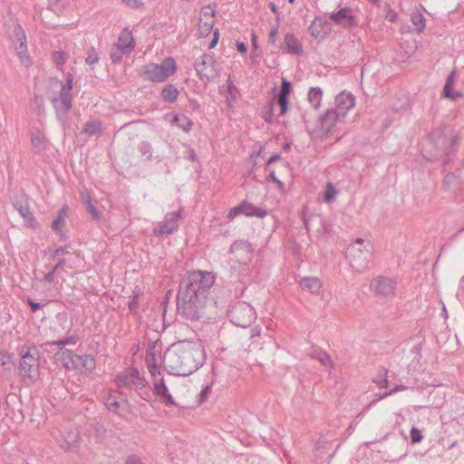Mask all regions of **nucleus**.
Segmentation results:
<instances>
[{
    "label": "nucleus",
    "mask_w": 464,
    "mask_h": 464,
    "mask_svg": "<svg viewBox=\"0 0 464 464\" xmlns=\"http://www.w3.org/2000/svg\"><path fill=\"white\" fill-rule=\"evenodd\" d=\"M85 204H86V209L87 211L92 215L93 219H99L100 218V213L96 209V208L92 205L91 198L87 196L85 198Z\"/></svg>",
    "instance_id": "obj_42"
},
{
    "label": "nucleus",
    "mask_w": 464,
    "mask_h": 464,
    "mask_svg": "<svg viewBox=\"0 0 464 464\" xmlns=\"http://www.w3.org/2000/svg\"><path fill=\"white\" fill-rule=\"evenodd\" d=\"M71 362L69 364L70 370H77L81 371L82 369H86L92 371L95 367V360L94 357L91 354H87L84 356H81L72 353L71 356Z\"/></svg>",
    "instance_id": "obj_16"
},
{
    "label": "nucleus",
    "mask_w": 464,
    "mask_h": 464,
    "mask_svg": "<svg viewBox=\"0 0 464 464\" xmlns=\"http://www.w3.org/2000/svg\"><path fill=\"white\" fill-rule=\"evenodd\" d=\"M337 191L332 184H328L324 190V201L331 202L336 196Z\"/></svg>",
    "instance_id": "obj_43"
},
{
    "label": "nucleus",
    "mask_w": 464,
    "mask_h": 464,
    "mask_svg": "<svg viewBox=\"0 0 464 464\" xmlns=\"http://www.w3.org/2000/svg\"><path fill=\"white\" fill-rule=\"evenodd\" d=\"M343 121V113H338L336 110L329 109L320 117L319 124L313 132L316 137L334 133Z\"/></svg>",
    "instance_id": "obj_10"
},
{
    "label": "nucleus",
    "mask_w": 464,
    "mask_h": 464,
    "mask_svg": "<svg viewBox=\"0 0 464 464\" xmlns=\"http://www.w3.org/2000/svg\"><path fill=\"white\" fill-rule=\"evenodd\" d=\"M269 179L275 182L280 189L285 186L284 183L276 177L275 171L269 173Z\"/></svg>",
    "instance_id": "obj_57"
},
{
    "label": "nucleus",
    "mask_w": 464,
    "mask_h": 464,
    "mask_svg": "<svg viewBox=\"0 0 464 464\" xmlns=\"http://www.w3.org/2000/svg\"><path fill=\"white\" fill-rule=\"evenodd\" d=\"M329 18L335 24L341 25L344 28H351L357 24L353 11L349 6H343L336 12L329 14Z\"/></svg>",
    "instance_id": "obj_15"
},
{
    "label": "nucleus",
    "mask_w": 464,
    "mask_h": 464,
    "mask_svg": "<svg viewBox=\"0 0 464 464\" xmlns=\"http://www.w3.org/2000/svg\"><path fill=\"white\" fill-rule=\"evenodd\" d=\"M104 404L108 411L119 414L120 402L113 394L110 393L104 398Z\"/></svg>",
    "instance_id": "obj_35"
},
{
    "label": "nucleus",
    "mask_w": 464,
    "mask_h": 464,
    "mask_svg": "<svg viewBox=\"0 0 464 464\" xmlns=\"http://www.w3.org/2000/svg\"><path fill=\"white\" fill-rule=\"evenodd\" d=\"M15 34L17 38L14 41V44L16 54L22 63H26L29 60V56L27 55L26 39L20 26L15 29Z\"/></svg>",
    "instance_id": "obj_19"
},
{
    "label": "nucleus",
    "mask_w": 464,
    "mask_h": 464,
    "mask_svg": "<svg viewBox=\"0 0 464 464\" xmlns=\"http://www.w3.org/2000/svg\"><path fill=\"white\" fill-rule=\"evenodd\" d=\"M125 5L132 8L140 7L143 3L141 0H121Z\"/></svg>",
    "instance_id": "obj_53"
},
{
    "label": "nucleus",
    "mask_w": 464,
    "mask_h": 464,
    "mask_svg": "<svg viewBox=\"0 0 464 464\" xmlns=\"http://www.w3.org/2000/svg\"><path fill=\"white\" fill-rule=\"evenodd\" d=\"M322 97L323 91L320 87H312L308 92V101L314 109L320 107Z\"/></svg>",
    "instance_id": "obj_29"
},
{
    "label": "nucleus",
    "mask_w": 464,
    "mask_h": 464,
    "mask_svg": "<svg viewBox=\"0 0 464 464\" xmlns=\"http://www.w3.org/2000/svg\"><path fill=\"white\" fill-rule=\"evenodd\" d=\"M102 130L100 121H90L85 124L84 132L88 135H94Z\"/></svg>",
    "instance_id": "obj_38"
},
{
    "label": "nucleus",
    "mask_w": 464,
    "mask_h": 464,
    "mask_svg": "<svg viewBox=\"0 0 464 464\" xmlns=\"http://www.w3.org/2000/svg\"><path fill=\"white\" fill-rule=\"evenodd\" d=\"M146 362H147V366H148L149 369H150V365L151 367H157L156 366V362H155V354L148 353L147 355H146Z\"/></svg>",
    "instance_id": "obj_56"
},
{
    "label": "nucleus",
    "mask_w": 464,
    "mask_h": 464,
    "mask_svg": "<svg viewBox=\"0 0 464 464\" xmlns=\"http://www.w3.org/2000/svg\"><path fill=\"white\" fill-rule=\"evenodd\" d=\"M180 217V210L167 213L164 220L159 222L154 227L155 235L159 237H168L179 228V218Z\"/></svg>",
    "instance_id": "obj_14"
},
{
    "label": "nucleus",
    "mask_w": 464,
    "mask_h": 464,
    "mask_svg": "<svg viewBox=\"0 0 464 464\" xmlns=\"http://www.w3.org/2000/svg\"><path fill=\"white\" fill-rule=\"evenodd\" d=\"M241 214H243V209H242V205H241V203H240L238 206H237V207H235V208H232L229 210V212H228V214H227V218L229 220H232V219H234L236 217H237L238 215H241Z\"/></svg>",
    "instance_id": "obj_51"
},
{
    "label": "nucleus",
    "mask_w": 464,
    "mask_h": 464,
    "mask_svg": "<svg viewBox=\"0 0 464 464\" xmlns=\"http://www.w3.org/2000/svg\"><path fill=\"white\" fill-rule=\"evenodd\" d=\"M116 382L120 388H135L140 391V396L149 401L150 394L148 392H142V389L145 388V379L140 375L137 369H128L122 372H120L116 376Z\"/></svg>",
    "instance_id": "obj_9"
},
{
    "label": "nucleus",
    "mask_w": 464,
    "mask_h": 464,
    "mask_svg": "<svg viewBox=\"0 0 464 464\" xmlns=\"http://www.w3.org/2000/svg\"><path fill=\"white\" fill-rule=\"evenodd\" d=\"M276 102L281 110L280 114H285L288 109V97L277 95Z\"/></svg>",
    "instance_id": "obj_45"
},
{
    "label": "nucleus",
    "mask_w": 464,
    "mask_h": 464,
    "mask_svg": "<svg viewBox=\"0 0 464 464\" xmlns=\"http://www.w3.org/2000/svg\"><path fill=\"white\" fill-rule=\"evenodd\" d=\"M150 372L153 378L154 393L160 398V401L167 406L175 405V401L169 392L164 379L161 377L158 367L150 365Z\"/></svg>",
    "instance_id": "obj_13"
},
{
    "label": "nucleus",
    "mask_w": 464,
    "mask_h": 464,
    "mask_svg": "<svg viewBox=\"0 0 464 464\" xmlns=\"http://www.w3.org/2000/svg\"><path fill=\"white\" fill-rule=\"evenodd\" d=\"M308 232L314 231L317 236L322 237L326 234L328 227L324 219L320 216H314L304 221Z\"/></svg>",
    "instance_id": "obj_18"
},
{
    "label": "nucleus",
    "mask_w": 464,
    "mask_h": 464,
    "mask_svg": "<svg viewBox=\"0 0 464 464\" xmlns=\"http://www.w3.org/2000/svg\"><path fill=\"white\" fill-rule=\"evenodd\" d=\"M397 279L387 276H377L370 283V290L378 297L391 299L397 288Z\"/></svg>",
    "instance_id": "obj_11"
},
{
    "label": "nucleus",
    "mask_w": 464,
    "mask_h": 464,
    "mask_svg": "<svg viewBox=\"0 0 464 464\" xmlns=\"http://www.w3.org/2000/svg\"><path fill=\"white\" fill-rule=\"evenodd\" d=\"M62 263H57L56 266L53 268L52 271H50L49 273H47L45 276H44V280L48 283H52L53 282V279H54V273L57 271L58 267L60 266Z\"/></svg>",
    "instance_id": "obj_52"
},
{
    "label": "nucleus",
    "mask_w": 464,
    "mask_h": 464,
    "mask_svg": "<svg viewBox=\"0 0 464 464\" xmlns=\"http://www.w3.org/2000/svg\"><path fill=\"white\" fill-rule=\"evenodd\" d=\"M215 283L211 272H190L181 282L177 295V311L183 318L198 321L204 317L210 289Z\"/></svg>",
    "instance_id": "obj_1"
},
{
    "label": "nucleus",
    "mask_w": 464,
    "mask_h": 464,
    "mask_svg": "<svg viewBox=\"0 0 464 464\" xmlns=\"http://www.w3.org/2000/svg\"><path fill=\"white\" fill-rule=\"evenodd\" d=\"M300 286L311 294H319L322 288V283L317 277L305 276L300 280Z\"/></svg>",
    "instance_id": "obj_24"
},
{
    "label": "nucleus",
    "mask_w": 464,
    "mask_h": 464,
    "mask_svg": "<svg viewBox=\"0 0 464 464\" xmlns=\"http://www.w3.org/2000/svg\"><path fill=\"white\" fill-rule=\"evenodd\" d=\"M411 21L418 33L422 32L425 28V18L420 13L413 12L411 15Z\"/></svg>",
    "instance_id": "obj_34"
},
{
    "label": "nucleus",
    "mask_w": 464,
    "mask_h": 464,
    "mask_svg": "<svg viewBox=\"0 0 464 464\" xmlns=\"http://www.w3.org/2000/svg\"><path fill=\"white\" fill-rule=\"evenodd\" d=\"M150 144L147 141H142L140 145V150L145 155L150 150Z\"/></svg>",
    "instance_id": "obj_61"
},
{
    "label": "nucleus",
    "mask_w": 464,
    "mask_h": 464,
    "mask_svg": "<svg viewBox=\"0 0 464 464\" xmlns=\"http://www.w3.org/2000/svg\"><path fill=\"white\" fill-rule=\"evenodd\" d=\"M177 71L176 62L168 57L160 64L150 63L143 66L142 76L153 82H163Z\"/></svg>",
    "instance_id": "obj_5"
},
{
    "label": "nucleus",
    "mask_w": 464,
    "mask_h": 464,
    "mask_svg": "<svg viewBox=\"0 0 464 464\" xmlns=\"http://www.w3.org/2000/svg\"><path fill=\"white\" fill-rule=\"evenodd\" d=\"M232 253H246L249 254L253 251L251 245L246 240H237L230 247Z\"/></svg>",
    "instance_id": "obj_31"
},
{
    "label": "nucleus",
    "mask_w": 464,
    "mask_h": 464,
    "mask_svg": "<svg viewBox=\"0 0 464 464\" xmlns=\"http://www.w3.org/2000/svg\"><path fill=\"white\" fill-rule=\"evenodd\" d=\"M113 45L124 50L125 52L130 53L134 48V38L131 31L128 28H124Z\"/></svg>",
    "instance_id": "obj_21"
},
{
    "label": "nucleus",
    "mask_w": 464,
    "mask_h": 464,
    "mask_svg": "<svg viewBox=\"0 0 464 464\" xmlns=\"http://www.w3.org/2000/svg\"><path fill=\"white\" fill-rule=\"evenodd\" d=\"M19 375L26 385L34 384L41 375L40 352L36 346H23L20 352Z\"/></svg>",
    "instance_id": "obj_3"
},
{
    "label": "nucleus",
    "mask_w": 464,
    "mask_h": 464,
    "mask_svg": "<svg viewBox=\"0 0 464 464\" xmlns=\"http://www.w3.org/2000/svg\"><path fill=\"white\" fill-rule=\"evenodd\" d=\"M56 442L65 451H75L80 447V434L76 427L66 423L53 432Z\"/></svg>",
    "instance_id": "obj_7"
},
{
    "label": "nucleus",
    "mask_w": 464,
    "mask_h": 464,
    "mask_svg": "<svg viewBox=\"0 0 464 464\" xmlns=\"http://www.w3.org/2000/svg\"><path fill=\"white\" fill-rule=\"evenodd\" d=\"M372 382L380 388L383 389L388 387V370L382 368L379 374L372 379Z\"/></svg>",
    "instance_id": "obj_33"
},
{
    "label": "nucleus",
    "mask_w": 464,
    "mask_h": 464,
    "mask_svg": "<svg viewBox=\"0 0 464 464\" xmlns=\"http://www.w3.org/2000/svg\"><path fill=\"white\" fill-rule=\"evenodd\" d=\"M78 340H79V338L77 335H72V336L66 337L64 339H61V340L53 342L50 344L59 345L61 347H63L64 345H67V344H75L78 342Z\"/></svg>",
    "instance_id": "obj_40"
},
{
    "label": "nucleus",
    "mask_w": 464,
    "mask_h": 464,
    "mask_svg": "<svg viewBox=\"0 0 464 464\" xmlns=\"http://www.w3.org/2000/svg\"><path fill=\"white\" fill-rule=\"evenodd\" d=\"M72 74L69 73L66 78V83L62 84L59 96L52 99L57 118L62 122L65 121L67 113L72 108V97L71 91L72 89Z\"/></svg>",
    "instance_id": "obj_6"
},
{
    "label": "nucleus",
    "mask_w": 464,
    "mask_h": 464,
    "mask_svg": "<svg viewBox=\"0 0 464 464\" xmlns=\"http://www.w3.org/2000/svg\"><path fill=\"white\" fill-rule=\"evenodd\" d=\"M327 30L328 23L321 16H316L308 28L309 34L315 39L324 38Z\"/></svg>",
    "instance_id": "obj_20"
},
{
    "label": "nucleus",
    "mask_w": 464,
    "mask_h": 464,
    "mask_svg": "<svg viewBox=\"0 0 464 464\" xmlns=\"http://www.w3.org/2000/svg\"><path fill=\"white\" fill-rule=\"evenodd\" d=\"M363 242L364 240L362 238H357L353 244L350 245L346 248L345 257L347 259H367V256L361 249V246L363 244Z\"/></svg>",
    "instance_id": "obj_22"
},
{
    "label": "nucleus",
    "mask_w": 464,
    "mask_h": 464,
    "mask_svg": "<svg viewBox=\"0 0 464 464\" xmlns=\"http://www.w3.org/2000/svg\"><path fill=\"white\" fill-rule=\"evenodd\" d=\"M99 61V56H98V53H96V51L92 48V50H90V52L88 53V56L86 57L85 59V62L87 64L89 65H93L95 64L96 63H98Z\"/></svg>",
    "instance_id": "obj_50"
},
{
    "label": "nucleus",
    "mask_w": 464,
    "mask_h": 464,
    "mask_svg": "<svg viewBox=\"0 0 464 464\" xmlns=\"http://www.w3.org/2000/svg\"><path fill=\"white\" fill-rule=\"evenodd\" d=\"M388 396H390L389 392H382V393H377V394H375V398H374V399L370 402V404H369L367 407H365V408L362 410V411L359 414V416H358V417L362 416V415H363V414H364V413L369 410V408H370L372 404L376 403L377 401H381V400L385 399V398H386V397H388Z\"/></svg>",
    "instance_id": "obj_44"
},
{
    "label": "nucleus",
    "mask_w": 464,
    "mask_h": 464,
    "mask_svg": "<svg viewBox=\"0 0 464 464\" xmlns=\"http://www.w3.org/2000/svg\"><path fill=\"white\" fill-rule=\"evenodd\" d=\"M138 298L137 296H134L129 303V308L130 311H134L138 308Z\"/></svg>",
    "instance_id": "obj_62"
},
{
    "label": "nucleus",
    "mask_w": 464,
    "mask_h": 464,
    "mask_svg": "<svg viewBox=\"0 0 464 464\" xmlns=\"http://www.w3.org/2000/svg\"><path fill=\"white\" fill-rule=\"evenodd\" d=\"M217 62L209 53H204L194 63V68L201 79L208 81L215 79L218 75Z\"/></svg>",
    "instance_id": "obj_12"
},
{
    "label": "nucleus",
    "mask_w": 464,
    "mask_h": 464,
    "mask_svg": "<svg viewBox=\"0 0 464 464\" xmlns=\"http://www.w3.org/2000/svg\"><path fill=\"white\" fill-rule=\"evenodd\" d=\"M64 209H62L60 215L52 222V228L55 231L59 230L60 222L63 219V214L64 213Z\"/></svg>",
    "instance_id": "obj_54"
},
{
    "label": "nucleus",
    "mask_w": 464,
    "mask_h": 464,
    "mask_svg": "<svg viewBox=\"0 0 464 464\" xmlns=\"http://www.w3.org/2000/svg\"><path fill=\"white\" fill-rule=\"evenodd\" d=\"M422 438L423 437L421 435V431L420 430H418L417 428L412 427L411 430V443H413V444L419 443L421 441Z\"/></svg>",
    "instance_id": "obj_48"
},
{
    "label": "nucleus",
    "mask_w": 464,
    "mask_h": 464,
    "mask_svg": "<svg viewBox=\"0 0 464 464\" xmlns=\"http://www.w3.org/2000/svg\"><path fill=\"white\" fill-rule=\"evenodd\" d=\"M210 391H211V387L208 386V385L205 386L202 389V391L200 392V394H199L201 401H205L208 398V393L210 392Z\"/></svg>",
    "instance_id": "obj_59"
},
{
    "label": "nucleus",
    "mask_w": 464,
    "mask_h": 464,
    "mask_svg": "<svg viewBox=\"0 0 464 464\" xmlns=\"http://www.w3.org/2000/svg\"><path fill=\"white\" fill-rule=\"evenodd\" d=\"M456 81V72L452 71L446 79V82L443 88V95L444 97L450 99L452 101H456L460 98L462 94L459 92L453 91L452 87Z\"/></svg>",
    "instance_id": "obj_23"
},
{
    "label": "nucleus",
    "mask_w": 464,
    "mask_h": 464,
    "mask_svg": "<svg viewBox=\"0 0 464 464\" xmlns=\"http://www.w3.org/2000/svg\"><path fill=\"white\" fill-rule=\"evenodd\" d=\"M67 54L64 52H55L53 53V62L56 65H63L67 61Z\"/></svg>",
    "instance_id": "obj_46"
},
{
    "label": "nucleus",
    "mask_w": 464,
    "mask_h": 464,
    "mask_svg": "<svg viewBox=\"0 0 464 464\" xmlns=\"http://www.w3.org/2000/svg\"><path fill=\"white\" fill-rule=\"evenodd\" d=\"M237 50L241 53H245L246 52V45L243 42H237Z\"/></svg>",
    "instance_id": "obj_64"
},
{
    "label": "nucleus",
    "mask_w": 464,
    "mask_h": 464,
    "mask_svg": "<svg viewBox=\"0 0 464 464\" xmlns=\"http://www.w3.org/2000/svg\"><path fill=\"white\" fill-rule=\"evenodd\" d=\"M27 304L30 305L31 307V311L33 313H35L37 310H39L40 308H42L44 305L40 303H35L34 302L33 300L31 299H28L27 300Z\"/></svg>",
    "instance_id": "obj_58"
},
{
    "label": "nucleus",
    "mask_w": 464,
    "mask_h": 464,
    "mask_svg": "<svg viewBox=\"0 0 464 464\" xmlns=\"http://www.w3.org/2000/svg\"><path fill=\"white\" fill-rule=\"evenodd\" d=\"M179 92L173 84H166L160 93L161 99L165 102L172 103L177 101Z\"/></svg>",
    "instance_id": "obj_27"
},
{
    "label": "nucleus",
    "mask_w": 464,
    "mask_h": 464,
    "mask_svg": "<svg viewBox=\"0 0 464 464\" xmlns=\"http://www.w3.org/2000/svg\"><path fill=\"white\" fill-rule=\"evenodd\" d=\"M31 141L34 148L37 150L41 151L44 150V138L41 133L33 134Z\"/></svg>",
    "instance_id": "obj_39"
},
{
    "label": "nucleus",
    "mask_w": 464,
    "mask_h": 464,
    "mask_svg": "<svg viewBox=\"0 0 464 464\" xmlns=\"http://www.w3.org/2000/svg\"><path fill=\"white\" fill-rule=\"evenodd\" d=\"M218 41V30H216V31L214 32V37H213V39L211 40V42L209 43V46H208V47H209V49L214 48V47L217 45Z\"/></svg>",
    "instance_id": "obj_63"
},
{
    "label": "nucleus",
    "mask_w": 464,
    "mask_h": 464,
    "mask_svg": "<svg viewBox=\"0 0 464 464\" xmlns=\"http://www.w3.org/2000/svg\"><path fill=\"white\" fill-rule=\"evenodd\" d=\"M34 105L35 106V109L38 110V112L40 113L41 109L44 105V98L39 95H35L34 99Z\"/></svg>",
    "instance_id": "obj_55"
},
{
    "label": "nucleus",
    "mask_w": 464,
    "mask_h": 464,
    "mask_svg": "<svg viewBox=\"0 0 464 464\" xmlns=\"http://www.w3.org/2000/svg\"><path fill=\"white\" fill-rule=\"evenodd\" d=\"M227 96H226V102L229 107L233 106L234 102H236L238 94V90L237 86L230 82V77L228 78V83L227 88Z\"/></svg>",
    "instance_id": "obj_32"
},
{
    "label": "nucleus",
    "mask_w": 464,
    "mask_h": 464,
    "mask_svg": "<svg viewBox=\"0 0 464 464\" xmlns=\"http://www.w3.org/2000/svg\"><path fill=\"white\" fill-rule=\"evenodd\" d=\"M11 364V355L5 351L0 349V367L9 369Z\"/></svg>",
    "instance_id": "obj_41"
},
{
    "label": "nucleus",
    "mask_w": 464,
    "mask_h": 464,
    "mask_svg": "<svg viewBox=\"0 0 464 464\" xmlns=\"http://www.w3.org/2000/svg\"><path fill=\"white\" fill-rule=\"evenodd\" d=\"M243 215L246 217H256L259 218H263L267 216V211L265 208H257L253 204L244 200L241 202Z\"/></svg>",
    "instance_id": "obj_25"
},
{
    "label": "nucleus",
    "mask_w": 464,
    "mask_h": 464,
    "mask_svg": "<svg viewBox=\"0 0 464 464\" xmlns=\"http://www.w3.org/2000/svg\"><path fill=\"white\" fill-rule=\"evenodd\" d=\"M14 208L19 212V214L24 218V220L29 221L33 219V215L27 204L17 203L14 204Z\"/></svg>",
    "instance_id": "obj_37"
},
{
    "label": "nucleus",
    "mask_w": 464,
    "mask_h": 464,
    "mask_svg": "<svg viewBox=\"0 0 464 464\" xmlns=\"http://www.w3.org/2000/svg\"><path fill=\"white\" fill-rule=\"evenodd\" d=\"M355 105V98L351 92H343L335 97V108L338 113H343L345 118L347 111Z\"/></svg>",
    "instance_id": "obj_17"
},
{
    "label": "nucleus",
    "mask_w": 464,
    "mask_h": 464,
    "mask_svg": "<svg viewBox=\"0 0 464 464\" xmlns=\"http://www.w3.org/2000/svg\"><path fill=\"white\" fill-rule=\"evenodd\" d=\"M206 353L199 343L181 341L172 344L164 353L165 369L173 375L188 376L201 367Z\"/></svg>",
    "instance_id": "obj_2"
},
{
    "label": "nucleus",
    "mask_w": 464,
    "mask_h": 464,
    "mask_svg": "<svg viewBox=\"0 0 464 464\" xmlns=\"http://www.w3.org/2000/svg\"><path fill=\"white\" fill-rule=\"evenodd\" d=\"M172 122L186 132L190 130L193 124L192 121L184 114L175 115Z\"/></svg>",
    "instance_id": "obj_30"
},
{
    "label": "nucleus",
    "mask_w": 464,
    "mask_h": 464,
    "mask_svg": "<svg viewBox=\"0 0 464 464\" xmlns=\"http://www.w3.org/2000/svg\"><path fill=\"white\" fill-rule=\"evenodd\" d=\"M129 53L124 50L113 45L111 50V59L113 63H120L122 62L123 55Z\"/></svg>",
    "instance_id": "obj_36"
},
{
    "label": "nucleus",
    "mask_w": 464,
    "mask_h": 464,
    "mask_svg": "<svg viewBox=\"0 0 464 464\" xmlns=\"http://www.w3.org/2000/svg\"><path fill=\"white\" fill-rule=\"evenodd\" d=\"M126 464H141V461L139 457L130 455L127 458Z\"/></svg>",
    "instance_id": "obj_60"
},
{
    "label": "nucleus",
    "mask_w": 464,
    "mask_h": 464,
    "mask_svg": "<svg viewBox=\"0 0 464 464\" xmlns=\"http://www.w3.org/2000/svg\"><path fill=\"white\" fill-rule=\"evenodd\" d=\"M291 88H292L291 82H288L287 80L284 79L282 81L281 90H280L278 95L288 97V95L291 92Z\"/></svg>",
    "instance_id": "obj_47"
},
{
    "label": "nucleus",
    "mask_w": 464,
    "mask_h": 464,
    "mask_svg": "<svg viewBox=\"0 0 464 464\" xmlns=\"http://www.w3.org/2000/svg\"><path fill=\"white\" fill-rule=\"evenodd\" d=\"M284 43L287 53L292 54H301L303 53L302 44L293 34H286L285 35Z\"/></svg>",
    "instance_id": "obj_26"
},
{
    "label": "nucleus",
    "mask_w": 464,
    "mask_h": 464,
    "mask_svg": "<svg viewBox=\"0 0 464 464\" xmlns=\"http://www.w3.org/2000/svg\"><path fill=\"white\" fill-rule=\"evenodd\" d=\"M430 146L435 150L430 153L429 149L425 150L424 157L430 161L440 160L443 156H450L457 150L458 137L450 133L447 135L441 130H435L430 135Z\"/></svg>",
    "instance_id": "obj_4"
},
{
    "label": "nucleus",
    "mask_w": 464,
    "mask_h": 464,
    "mask_svg": "<svg viewBox=\"0 0 464 464\" xmlns=\"http://www.w3.org/2000/svg\"><path fill=\"white\" fill-rule=\"evenodd\" d=\"M72 355V352L64 347H61L58 352H56L53 355V359L56 362L61 363L65 369H70L71 356Z\"/></svg>",
    "instance_id": "obj_28"
},
{
    "label": "nucleus",
    "mask_w": 464,
    "mask_h": 464,
    "mask_svg": "<svg viewBox=\"0 0 464 464\" xmlns=\"http://www.w3.org/2000/svg\"><path fill=\"white\" fill-rule=\"evenodd\" d=\"M228 318L235 325L246 327L255 322L256 314L252 305L246 302L238 301L230 306Z\"/></svg>",
    "instance_id": "obj_8"
},
{
    "label": "nucleus",
    "mask_w": 464,
    "mask_h": 464,
    "mask_svg": "<svg viewBox=\"0 0 464 464\" xmlns=\"http://www.w3.org/2000/svg\"><path fill=\"white\" fill-rule=\"evenodd\" d=\"M317 359L319 360V362H320L324 366L328 367V366H332V365H333V361H332V359H331L330 355H329V354H327L326 353H324V352L320 353L318 354Z\"/></svg>",
    "instance_id": "obj_49"
}]
</instances>
